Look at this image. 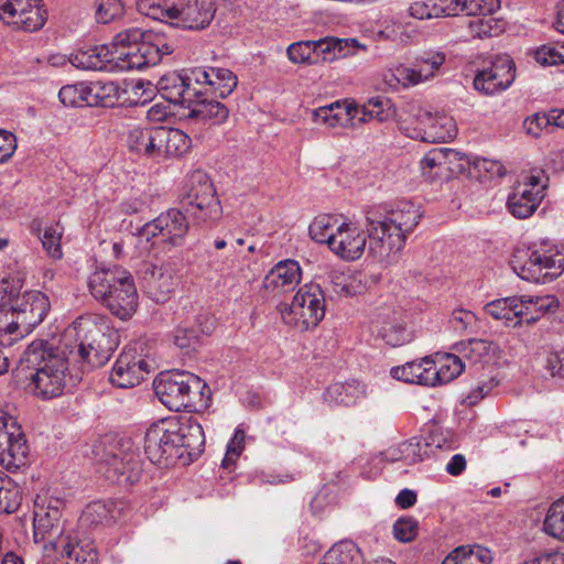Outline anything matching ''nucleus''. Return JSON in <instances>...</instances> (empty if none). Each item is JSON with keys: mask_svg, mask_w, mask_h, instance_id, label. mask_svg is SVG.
Masks as SVG:
<instances>
[{"mask_svg": "<svg viewBox=\"0 0 564 564\" xmlns=\"http://www.w3.org/2000/svg\"><path fill=\"white\" fill-rule=\"evenodd\" d=\"M421 217L420 209L411 202H401L384 214L368 212L365 226L369 253L382 261L400 251Z\"/></svg>", "mask_w": 564, "mask_h": 564, "instance_id": "obj_1", "label": "nucleus"}, {"mask_svg": "<svg viewBox=\"0 0 564 564\" xmlns=\"http://www.w3.org/2000/svg\"><path fill=\"white\" fill-rule=\"evenodd\" d=\"M66 339L75 345L65 344L69 359L80 365L83 370L104 366L119 344L118 332L106 323L91 317L77 318L65 333Z\"/></svg>", "mask_w": 564, "mask_h": 564, "instance_id": "obj_2", "label": "nucleus"}, {"mask_svg": "<svg viewBox=\"0 0 564 564\" xmlns=\"http://www.w3.org/2000/svg\"><path fill=\"white\" fill-rule=\"evenodd\" d=\"M68 359L64 350L42 339L33 340L28 346L24 360L33 369L28 384L33 395L51 400L63 394Z\"/></svg>", "mask_w": 564, "mask_h": 564, "instance_id": "obj_3", "label": "nucleus"}, {"mask_svg": "<svg viewBox=\"0 0 564 564\" xmlns=\"http://www.w3.org/2000/svg\"><path fill=\"white\" fill-rule=\"evenodd\" d=\"M88 289L96 301L122 321L130 318L138 307V292L133 276L120 267L99 269L88 278Z\"/></svg>", "mask_w": 564, "mask_h": 564, "instance_id": "obj_4", "label": "nucleus"}, {"mask_svg": "<svg viewBox=\"0 0 564 564\" xmlns=\"http://www.w3.org/2000/svg\"><path fill=\"white\" fill-rule=\"evenodd\" d=\"M513 272L522 280L546 283L558 278L564 271V253L549 241L519 246L511 260Z\"/></svg>", "mask_w": 564, "mask_h": 564, "instance_id": "obj_5", "label": "nucleus"}, {"mask_svg": "<svg viewBox=\"0 0 564 564\" xmlns=\"http://www.w3.org/2000/svg\"><path fill=\"white\" fill-rule=\"evenodd\" d=\"M137 8L147 17L184 30H204L216 13L213 0H174L164 4L152 0H139Z\"/></svg>", "mask_w": 564, "mask_h": 564, "instance_id": "obj_6", "label": "nucleus"}, {"mask_svg": "<svg viewBox=\"0 0 564 564\" xmlns=\"http://www.w3.org/2000/svg\"><path fill=\"white\" fill-rule=\"evenodd\" d=\"M95 459L98 473L110 482L132 485L141 477V459L132 444L110 441L95 446Z\"/></svg>", "mask_w": 564, "mask_h": 564, "instance_id": "obj_7", "label": "nucleus"}, {"mask_svg": "<svg viewBox=\"0 0 564 564\" xmlns=\"http://www.w3.org/2000/svg\"><path fill=\"white\" fill-rule=\"evenodd\" d=\"M153 387L162 404L172 411H181L195 406L202 400L206 383L187 371H169L160 373L154 379Z\"/></svg>", "mask_w": 564, "mask_h": 564, "instance_id": "obj_8", "label": "nucleus"}, {"mask_svg": "<svg viewBox=\"0 0 564 564\" xmlns=\"http://www.w3.org/2000/svg\"><path fill=\"white\" fill-rule=\"evenodd\" d=\"M325 316V295L319 284L302 285L290 305L281 310L284 324L299 332L316 327Z\"/></svg>", "mask_w": 564, "mask_h": 564, "instance_id": "obj_9", "label": "nucleus"}, {"mask_svg": "<svg viewBox=\"0 0 564 564\" xmlns=\"http://www.w3.org/2000/svg\"><path fill=\"white\" fill-rule=\"evenodd\" d=\"M181 205L188 216L198 221L217 219L221 212L213 183L206 174L199 172L192 175L189 189Z\"/></svg>", "mask_w": 564, "mask_h": 564, "instance_id": "obj_10", "label": "nucleus"}, {"mask_svg": "<svg viewBox=\"0 0 564 564\" xmlns=\"http://www.w3.org/2000/svg\"><path fill=\"white\" fill-rule=\"evenodd\" d=\"M173 53V46L160 33L148 32L141 43L128 51L117 50L116 68L119 70L142 69L159 64L164 55Z\"/></svg>", "mask_w": 564, "mask_h": 564, "instance_id": "obj_11", "label": "nucleus"}, {"mask_svg": "<svg viewBox=\"0 0 564 564\" xmlns=\"http://www.w3.org/2000/svg\"><path fill=\"white\" fill-rule=\"evenodd\" d=\"M29 445L17 419L0 410V465L17 470L28 462Z\"/></svg>", "mask_w": 564, "mask_h": 564, "instance_id": "obj_12", "label": "nucleus"}, {"mask_svg": "<svg viewBox=\"0 0 564 564\" xmlns=\"http://www.w3.org/2000/svg\"><path fill=\"white\" fill-rule=\"evenodd\" d=\"M171 419L152 424L144 436V452L156 465L169 466L183 456L177 444Z\"/></svg>", "mask_w": 564, "mask_h": 564, "instance_id": "obj_13", "label": "nucleus"}, {"mask_svg": "<svg viewBox=\"0 0 564 564\" xmlns=\"http://www.w3.org/2000/svg\"><path fill=\"white\" fill-rule=\"evenodd\" d=\"M0 19L17 30L34 32L46 22L41 0H0Z\"/></svg>", "mask_w": 564, "mask_h": 564, "instance_id": "obj_14", "label": "nucleus"}, {"mask_svg": "<svg viewBox=\"0 0 564 564\" xmlns=\"http://www.w3.org/2000/svg\"><path fill=\"white\" fill-rule=\"evenodd\" d=\"M185 210L171 208L159 215L155 219L143 225L139 230V238L147 241L156 236L172 246H182L188 231V220Z\"/></svg>", "mask_w": 564, "mask_h": 564, "instance_id": "obj_15", "label": "nucleus"}, {"mask_svg": "<svg viewBox=\"0 0 564 564\" xmlns=\"http://www.w3.org/2000/svg\"><path fill=\"white\" fill-rule=\"evenodd\" d=\"M414 118L415 127L405 128L406 134L412 139L438 143L447 142L456 137L455 121L447 115H433L431 111L420 109Z\"/></svg>", "mask_w": 564, "mask_h": 564, "instance_id": "obj_16", "label": "nucleus"}, {"mask_svg": "<svg viewBox=\"0 0 564 564\" xmlns=\"http://www.w3.org/2000/svg\"><path fill=\"white\" fill-rule=\"evenodd\" d=\"M546 185L538 175L524 176L508 197V209L517 218L530 217L545 196Z\"/></svg>", "mask_w": 564, "mask_h": 564, "instance_id": "obj_17", "label": "nucleus"}, {"mask_svg": "<svg viewBox=\"0 0 564 564\" xmlns=\"http://www.w3.org/2000/svg\"><path fill=\"white\" fill-rule=\"evenodd\" d=\"M151 372V365L134 349H124L116 360L111 373L110 382L122 389L132 388L145 379Z\"/></svg>", "mask_w": 564, "mask_h": 564, "instance_id": "obj_18", "label": "nucleus"}, {"mask_svg": "<svg viewBox=\"0 0 564 564\" xmlns=\"http://www.w3.org/2000/svg\"><path fill=\"white\" fill-rule=\"evenodd\" d=\"M23 337L43 322L50 311L48 297L40 291L23 294L11 306Z\"/></svg>", "mask_w": 564, "mask_h": 564, "instance_id": "obj_19", "label": "nucleus"}, {"mask_svg": "<svg viewBox=\"0 0 564 564\" xmlns=\"http://www.w3.org/2000/svg\"><path fill=\"white\" fill-rule=\"evenodd\" d=\"M513 61L505 55L497 57L490 67L477 73L474 88L485 95H494L507 89L514 80Z\"/></svg>", "mask_w": 564, "mask_h": 564, "instance_id": "obj_20", "label": "nucleus"}, {"mask_svg": "<svg viewBox=\"0 0 564 564\" xmlns=\"http://www.w3.org/2000/svg\"><path fill=\"white\" fill-rule=\"evenodd\" d=\"M364 230L351 221H343L336 227L335 236L329 250L345 261H355L361 258L367 246Z\"/></svg>", "mask_w": 564, "mask_h": 564, "instance_id": "obj_21", "label": "nucleus"}, {"mask_svg": "<svg viewBox=\"0 0 564 564\" xmlns=\"http://www.w3.org/2000/svg\"><path fill=\"white\" fill-rule=\"evenodd\" d=\"M302 269L300 263L292 259H285L274 264L264 275L262 286L265 292L272 295H280L294 288L301 282Z\"/></svg>", "mask_w": 564, "mask_h": 564, "instance_id": "obj_22", "label": "nucleus"}, {"mask_svg": "<svg viewBox=\"0 0 564 564\" xmlns=\"http://www.w3.org/2000/svg\"><path fill=\"white\" fill-rule=\"evenodd\" d=\"M180 452L188 456L198 455L205 445V434L199 422L193 416L172 417Z\"/></svg>", "mask_w": 564, "mask_h": 564, "instance_id": "obj_23", "label": "nucleus"}, {"mask_svg": "<svg viewBox=\"0 0 564 564\" xmlns=\"http://www.w3.org/2000/svg\"><path fill=\"white\" fill-rule=\"evenodd\" d=\"M174 273L169 263L151 265L144 273L147 295L156 303H165L174 291Z\"/></svg>", "mask_w": 564, "mask_h": 564, "instance_id": "obj_24", "label": "nucleus"}, {"mask_svg": "<svg viewBox=\"0 0 564 564\" xmlns=\"http://www.w3.org/2000/svg\"><path fill=\"white\" fill-rule=\"evenodd\" d=\"M117 50L112 51L107 45H97L78 51L69 56V63L84 70H112L117 63Z\"/></svg>", "mask_w": 564, "mask_h": 564, "instance_id": "obj_25", "label": "nucleus"}, {"mask_svg": "<svg viewBox=\"0 0 564 564\" xmlns=\"http://www.w3.org/2000/svg\"><path fill=\"white\" fill-rule=\"evenodd\" d=\"M194 97L195 99L187 105L188 112L185 115L187 119L212 126L221 124L228 119L229 110L223 102L202 98L200 91L195 93Z\"/></svg>", "mask_w": 564, "mask_h": 564, "instance_id": "obj_26", "label": "nucleus"}, {"mask_svg": "<svg viewBox=\"0 0 564 564\" xmlns=\"http://www.w3.org/2000/svg\"><path fill=\"white\" fill-rule=\"evenodd\" d=\"M395 111V107L391 99L383 96L372 97L362 106L354 104H348L346 106V115L357 119L360 123H365L370 120H376L378 122L388 121L394 118Z\"/></svg>", "mask_w": 564, "mask_h": 564, "instance_id": "obj_27", "label": "nucleus"}, {"mask_svg": "<svg viewBox=\"0 0 564 564\" xmlns=\"http://www.w3.org/2000/svg\"><path fill=\"white\" fill-rule=\"evenodd\" d=\"M438 17H455L460 13H496L500 0H437Z\"/></svg>", "mask_w": 564, "mask_h": 564, "instance_id": "obj_28", "label": "nucleus"}, {"mask_svg": "<svg viewBox=\"0 0 564 564\" xmlns=\"http://www.w3.org/2000/svg\"><path fill=\"white\" fill-rule=\"evenodd\" d=\"M158 87L162 97L172 104L189 105L196 93L195 89L189 87L187 79L176 73L162 76Z\"/></svg>", "mask_w": 564, "mask_h": 564, "instance_id": "obj_29", "label": "nucleus"}, {"mask_svg": "<svg viewBox=\"0 0 564 564\" xmlns=\"http://www.w3.org/2000/svg\"><path fill=\"white\" fill-rule=\"evenodd\" d=\"M523 307L520 297L510 296L486 304L485 312L495 319L505 321L508 326L517 327L523 324Z\"/></svg>", "mask_w": 564, "mask_h": 564, "instance_id": "obj_30", "label": "nucleus"}, {"mask_svg": "<svg viewBox=\"0 0 564 564\" xmlns=\"http://www.w3.org/2000/svg\"><path fill=\"white\" fill-rule=\"evenodd\" d=\"M192 147L191 138L180 129L160 127L159 160L178 158L188 152Z\"/></svg>", "mask_w": 564, "mask_h": 564, "instance_id": "obj_31", "label": "nucleus"}, {"mask_svg": "<svg viewBox=\"0 0 564 564\" xmlns=\"http://www.w3.org/2000/svg\"><path fill=\"white\" fill-rule=\"evenodd\" d=\"M159 132L160 127H137L130 130L128 135L129 149L149 159L159 160Z\"/></svg>", "mask_w": 564, "mask_h": 564, "instance_id": "obj_32", "label": "nucleus"}, {"mask_svg": "<svg viewBox=\"0 0 564 564\" xmlns=\"http://www.w3.org/2000/svg\"><path fill=\"white\" fill-rule=\"evenodd\" d=\"M432 359L424 357L420 361H410L402 366L391 368V376L400 381L430 386L432 382Z\"/></svg>", "mask_w": 564, "mask_h": 564, "instance_id": "obj_33", "label": "nucleus"}, {"mask_svg": "<svg viewBox=\"0 0 564 564\" xmlns=\"http://www.w3.org/2000/svg\"><path fill=\"white\" fill-rule=\"evenodd\" d=\"M495 13H471L475 17L467 21V36L485 39L498 36L505 32L507 22L501 18L494 17Z\"/></svg>", "mask_w": 564, "mask_h": 564, "instance_id": "obj_34", "label": "nucleus"}, {"mask_svg": "<svg viewBox=\"0 0 564 564\" xmlns=\"http://www.w3.org/2000/svg\"><path fill=\"white\" fill-rule=\"evenodd\" d=\"M366 394L365 386L357 380L335 382L330 384L324 394L327 402L341 405H352Z\"/></svg>", "mask_w": 564, "mask_h": 564, "instance_id": "obj_35", "label": "nucleus"}, {"mask_svg": "<svg viewBox=\"0 0 564 564\" xmlns=\"http://www.w3.org/2000/svg\"><path fill=\"white\" fill-rule=\"evenodd\" d=\"M372 332L391 347H399L409 341L406 329L398 324L395 318H391L390 315H378L372 321Z\"/></svg>", "mask_w": 564, "mask_h": 564, "instance_id": "obj_36", "label": "nucleus"}, {"mask_svg": "<svg viewBox=\"0 0 564 564\" xmlns=\"http://www.w3.org/2000/svg\"><path fill=\"white\" fill-rule=\"evenodd\" d=\"M464 367L462 359L454 354H445L437 361L432 359L431 387L451 382L463 372Z\"/></svg>", "mask_w": 564, "mask_h": 564, "instance_id": "obj_37", "label": "nucleus"}, {"mask_svg": "<svg viewBox=\"0 0 564 564\" xmlns=\"http://www.w3.org/2000/svg\"><path fill=\"white\" fill-rule=\"evenodd\" d=\"M523 307V324L532 325L540 321L542 315L557 310L560 302L554 295L544 296H520Z\"/></svg>", "mask_w": 564, "mask_h": 564, "instance_id": "obj_38", "label": "nucleus"}, {"mask_svg": "<svg viewBox=\"0 0 564 564\" xmlns=\"http://www.w3.org/2000/svg\"><path fill=\"white\" fill-rule=\"evenodd\" d=\"M120 516L117 502L97 500L90 502L83 512L82 521L89 525L110 524Z\"/></svg>", "mask_w": 564, "mask_h": 564, "instance_id": "obj_39", "label": "nucleus"}, {"mask_svg": "<svg viewBox=\"0 0 564 564\" xmlns=\"http://www.w3.org/2000/svg\"><path fill=\"white\" fill-rule=\"evenodd\" d=\"M88 84V107H113L120 90L113 82H90Z\"/></svg>", "mask_w": 564, "mask_h": 564, "instance_id": "obj_40", "label": "nucleus"}, {"mask_svg": "<svg viewBox=\"0 0 564 564\" xmlns=\"http://www.w3.org/2000/svg\"><path fill=\"white\" fill-rule=\"evenodd\" d=\"M491 553L488 549L474 546H458L453 550L442 564H490Z\"/></svg>", "mask_w": 564, "mask_h": 564, "instance_id": "obj_41", "label": "nucleus"}, {"mask_svg": "<svg viewBox=\"0 0 564 564\" xmlns=\"http://www.w3.org/2000/svg\"><path fill=\"white\" fill-rule=\"evenodd\" d=\"M312 120L325 128L334 129L347 126V121L355 120L346 115V108L341 109L339 101L328 106L316 108L312 111Z\"/></svg>", "mask_w": 564, "mask_h": 564, "instance_id": "obj_42", "label": "nucleus"}, {"mask_svg": "<svg viewBox=\"0 0 564 564\" xmlns=\"http://www.w3.org/2000/svg\"><path fill=\"white\" fill-rule=\"evenodd\" d=\"M321 564H364V558L354 542L341 541L328 550Z\"/></svg>", "mask_w": 564, "mask_h": 564, "instance_id": "obj_43", "label": "nucleus"}, {"mask_svg": "<svg viewBox=\"0 0 564 564\" xmlns=\"http://www.w3.org/2000/svg\"><path fill=\"white\" fill-rule=\"evenodd\" d=\"M434 447L441 448V444L435 443L433 437H431V442L423 437H412L402 442L403 463L413 465L422 462L433 453Z\"/></svg>", "mask_w": 564, "mask_h": 564, "instance_id": "obj_44", "label": "nucleus"}, {"mask_svg": "<svg viewBox=\"0 0 564 564\" xmlns=\"http://www.w3.org/2000/svg\"><path fill=\"white\" fill-rule=\"evenodd\" d=\"M495 348L496 346L492 341L478 338H471L455 345L456 351L474 364L484 361Z\"/></svg>", "mask_w": 564, "mask_h": 564, "instance_id": "obj_45", "label": "nucleus"}, {"mask_svg": "<svg viewBox=\"0 0 564 564\" xmlns=\"http://www.w3.org/2000/svg\"><path fill=\"white\" fill-rule=\"evenodd\" d=\"M543 530L549 535L564 541V496L552 502L549 507Z\"/></svg>", "mask_w": 564, "mask_h": 564, "instance_id": "obj_46", "label": "nucleus"}, {"mask_svg": "<svg viewBox=\"0 0 564 564\" xmlns=\"http://www.w3.org/2000/svg\"><path fill=\"white\" fill-rule=\"evenodd\" d=\"M209 77L212 91L220 98L229 96L238 84L237 76L228 68L210 67Z\"/></svg>", "mask_w": 564, "mask_h": 564, "instance_id": "obj_47", "label": "nucleus"}, {"mask_svg": "<svg viewBox=\"0 0 564 564\" xmlns=\"http://www.w3.org/2000/svg\"><path fill=\"white\" fill-rule=\"evenodd\" d=\"M338 225L336 217L327 214L319 215L308 227L310 236L314 241L329 247Z\"/></svg>", "mask_w": 564, "mask_h": 564, "instance_id": "obj_48", "label": "nucleus"}, {"mask_svg": "<svg viewBox=\"0 0 564 564\" xmlns=\"http://www.w3.org/2000/svg\"><path fill=\"white\" fill-rule=\"evenodd\" d=\"M22 337L23 334L21 333L12 307L9 310H0V345L12 346Z\"/></svg>", "mask_w": 564, "mask_h": 564, "instance_id": "obj_49", "label": "nucleus"}, {"mask_svg": "<svg viewBox=\"0 0 564 564\" xmlns=\"http://www.w3.org/2000/svg\"><path fill=\"white\" fill-rule=\"evenodd\" d=\"M58 98L66 107H88V84L79 82L65 85L59 89Z\"/></svg>", "mask_w": 564, "mask_h": 564, "instance_id": "obj_50", "label": "nucleus"}, {"mask_svg": "<svg viewBox=\"0 0 564 564\" xmlns=\"http://www.w3.org/2000/svg\"><path fill=\"white\" fill-rule=\"evenodd\" d=\"M200 330L193 324L182 323L172 332V341L181 350H194L199 345Z\"/></svg>", "mask_w": 564, "mask_h": 564, "instance_id": "obj_51", "label": "nucleus"}, {"mask_svg": "<svg viewBox=\"0 0 564 564\" xmlns=\"http://www.w3.org/2000/svg\"><path fill=\"white\" fill-rule=\"evenodd\" d=\"M446 55L442 51H424L415 57V66L422 69V74L426 75V80L433 78L441 66L445 63Z\"/></svg>", "mask_w": 564, "mask_h": 564, "instance_id": "obj_52", "label": "nucleus"}, {"mask_svg": "<svg viewBox=\"0 0 564 564\" xmlns=\"http://www.w3.org/2000/svg\"><path fill=\"white\" fill-rule=\"evenodd\" d=\"M63 236V229L56 226L45 227L43 235L40 237L42 246L46 251L47 256L54 260H59L63 257L61 240Z\"/></svg>", "mask_w": 564, "mask_h": 564, "instance_id": "obj_53", "label": "nucleus"}, {"mask_svg": "<svg viewBox=\"0 0 564 564\" xmlns=\"http://www.w3.org/2000/svg\"><path fill=\"white\" fill-rule=\"evenodd\" d=\"M21 503L19 487L0 479V513H12Z\"/></svg>", "mask_w": 564, "mask_h": 564, "instance_id": "obj_54", "label": "nucleus"}, {"mask_svg": "<svg viewBox=\"0 0 564 564\" xmlns=\"http://www.w3.org/2000/svg\"><path fill=\"white\" fill-rule=\"evenodd\" d=\"M313 41H300L289 45L286 54L293 64H314Z\"/></svg>", "mask_w": 564, "mask_h": 564, "instance_id": "obj_55", "label": "nucleus"}, {"mask_svg": "<svg viewBox=\"0 0 564 564\" xmlns=\"http://www.w3.org/2000/svg\"><path fill=\"white\" fill-rule=\"evenodd\" d=\"M96 20L99 23H109L123 13L121 0H96Z\"/></svg>", "mask_w": 564, "mask_h": 564, "instance_id": "obj_56", "label": "nucleus"}, {"mask_svg": "<svg viewBox=\"0 0 564 564\" xmlns=\"http://www.w3.org/2000/svg\"><path fill=\"white\" fill-rule=\"evenodd\" d=\"M417 532L419 522L412 517H401L393 524V535L402 543L413 541L416 538Z\"/></svg>", "mask_w": 564, "mask_h": 564, "instance_id": "obj_57", "label": "nucleus"}, {"mask_svg": "<svg viewBox=\"0 0 564 564\" xmlns=\"http://www.w3.org/2000/svg\"><path fill=\"white\" fill-rule=\"evenodd\" d=\"M533 58L542 66L564 64V46L542 45L533 52Z\"/></svg>", "mask_w": 564, "mask_h": 564, "instance_id": "obj_58", "label": "nucleus"}, {"mask_svg": "<svg viewBox=\"0 0 564 564\" xmlns=\"http://www.w3.org/2000/svg\"><path fill=\"white\" fill-rule=\"evenodd\" d=\"M147 34L148 32L145 33L139 28H130L121 31L113 39L115 50L128 51L131 47H135L147 37Z\"/></svg>", "mask_w": 564, "mask_h": 564, "instance_id": "obj_59", "label": "nucleus"}, {"mask_svg": "<svg viewBox=\"0 0 564 564\" xmlns=\"http://www.w3.org/2000/svg\"><path fill=\"white\" fill-rule=\"evenodd\" d=\"M409 14L417 20L438 19L437 0H417L410 4Z\"/></svg>", "mask_w": 564, "mask_h": 564, "instance_id": "obj_60", "label": "nucleus"}, {"mask_svg": "<svg viewBox=\"0 0 564 564\" xmlns=\"http://www.w3.org/2000/svg\"><path fill=\"white\" fill-rule=\"evenodd\" d=\"M393 76L404 87L414 86L426 80V75H423L422 69L415 64L413 67L399 65L394 68Z\"/></svg>", "mask_w": 564, "mask_h": 564, "instance_id": "obj_61", "label": "nucleus"}, {"mask_svg": "<svg viewBox=\"0 0 564 564\" xmlns=\"http://www.w3.org/2000/svg\"><path fill=\"white\" fill-rule=\"evenodd\" d=\"M246 432L241 425L237 426L234 436L227 445V452L223 459V466L228 467L229 464L234 463L237 457L240 456L245 448Z\"/></svg>", "mask_w": 564, "mask_h": 564, "instance_id": "obj_62", "label": "nucleus"}, {"mask_svg": "<svg viewBox=\"0 0 564 564\" xmlns=\"http://www.w3.org/2000/svg\"><path fill=\"white\" fill-rule=\"evenodd\" d=\"M477 316L468 310L458 308L452 313L449 323L457 332H468L477 327Z\"/></svg>", "mask_w": 564, "mask_h": 564, "instance_id": "obj_63", "label": "nucleus"}, {"mask_svg": "<svg viewBox=\"0 0 564 564\" xmlns=\"http://www.w3.org/2000/svg\"><path fill=\"white\" fill-rule=\"evenodd\" d=\"M544 368L552 377H564V349L551 350L544 358Z\"/></svg>", "mask_w": 564, "mask_h": 564, "instance_id": "obj_64", "label": "nucleus"}]
</instances>
